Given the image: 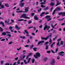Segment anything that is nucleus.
Listing matches in <instances>:
<instances>
[{"instance_id":"1","label":"nucleus","mask_w":65,"mask_h":65,"mask_svg":"<svg viewBox=\"0 0 65 65\" xmlns=\"http://www.w3.org/2000/svg\"><path fill=\"white\" fill-rule=\"evenodd\" d=\"M53 35V34L52 33H51L50 35L48 36H47L46 38H43L42 37H41V38L42 40H47L48 38H52V37Z\"/></svg>"},{"instance_id":"2","label":"nucleus","mask_w":65,"mask_h":65,"mask_svg":"<svg viewBox=\"0 0 65 65\" xmlns=\"http://www.w3.org/2000/svg\"><path fill=\"white\" fill-rule=\"evenodd\" d=\"M23 18L24 19H29L30 18L29 17H27L26 14L25 13H23V14L21 15L20 17V18Z\"/></svg>"},{"instance_id":"3","label":"nucleus","mask_w":65,"mask_h":65,"mask_svg":"<svg viewBox=\"0 0 65 65\" xmlns=\"http://www.w3.org/2000/svg\"><path fill=\"white\" fill-rule=\"evenodd\" d=\"M34 56L35 57L36 59H37V58H38V57H40L41 55L39 53L37 52L36 53V55H34Z\"/></svg>"},{"instance_id":"4","label":"nucleus","mask_w":65,"mask_h":65,"mask_svg":"<svg viewBox=\"0 0 65 65\" xmlns=\"http://www.w3.org/2000/svg\"><path fill=\"white\" fill-rule=\"evenodd\" d=\"M24 8L25 9L24 10L25 11H23V12L25 13V12H28L29 11V10H28L29 9V7H24Z\"/></svg>"},{"instance_id":"5","label":"nucleus","mask_w":65,"mask_h":65,"mask_svg":"<svg viewBox=\"0 0 65 65\" xmlns=\"http://www.w3.org/2000/svg\"><path fill=\"white\" fill-rule=\"evenodd\" d=\"M58 15H62V17H64V16H65V12H59L58 14Z\"/></svg>"},{"instance_id":"6","label":"nucleus","mask_w":65,"mask_h":65,"mask_svg":"<svg viewBox=\"0 0 65 65\" xmlns=\"http://www.w3.org/2000/svg\"><path fill=\"white\" fill-rule=\"evenodd\" d=\"M64 53L65 52L63 51H61L58 53V54H60L59 55V56H64L65 55L62 54Z\"/></svg>"},{"instance_id":"7","label":"nucleus","mask_w":65,"mask_h":65,"mask_svg":"<svg viewBox=\"0 0 65 65\" xmlns=\"http://www.w3.org/2000/svg\"><path fill=\"white\" fill-rule=\"evenodd\" d=\"M47 28H50V26H48L47 25H46L44 28V30L45 31V30Z\"/></svg>"},{"instance_id":"8","label":"nucleus","mask_w":65,"mask_h":65,"mask_svg":"<svg viewBox=\"0 0 65 65\" xmlns=\"http://www.w3.org/2000/svg\"><path fill=\"white\" fill-rule=\"evenodd\" d=\"M24 32L27 34L26 35V36H29V32H28L27 30H24Z\"/></svg>"},{"instance_id":"9","label":"nucleus","mask_w":65,"mask_h":65,"mask_svg":"<svg viewBox=\"0 0 65 65\" xmlns=\"http://www.w3.org/2000/svg\"><path fill=\"white\" fill-rule=\"evenodd\" d=\"M55 60L53 59L52 60V62L51 63V64L52 65H54V64H55Z\"/></svg>"},{"instance_id":"10","label":"nucleus","mask_w":65,"mask_h":65,"mask_svg":"<svg viewBox=\"0 0 65 65\" xmlns=\"http://www.w3.org/2000/svg\"><path fill=\"white\" fill-rule=\"evenodd\" d=\"M57 3V4L55 6H58V5H60V4H61V3H59V1H57L56 2Z\"/></svg>"},{"instance_id":"11","label":"nucleus","mask_w":65,"mask_h":65,"mask_svg":"<svg viewBox=\"0 0 65 65\" xmlns=\"http://www.w3.org/2000/svg\"><path fill=\"white\" fill-rule=\"evenodd\" d=\"M55 10L56 11H60L61 10V8L60 7H57Z\"/></svg>"},{"instance_id":"12","label":"nucleus","mask_w":65,"mask_h":65,"mask_svg":"<svg viewBox=\"0 0 65 65\" xmlns=\"http://www.w3.org/2000/svg\"><path fill=\"white\" fill-rule=\"evenodd\" d=\"M24 3H21L20 4V6H21V7H23L24 6Z\"/></svg>"},{"instance_id":"13","label":"nucleus","mask_w":65,"mask_h":65,"mask_svg":"<svg viewBox=\"0 0 65 65\" xmlns=\"http://www.w3.org/2000/svg\"><path fill=\"white\" fill-rule=\"evenodd\" d=\"M15 28L17 29V30H20V28L19 27V26H18L17 25H16L15 26Z\"/></svg>"},{"instance_id":"14","label":"nucleus","mask_w":65,"mask_h":65,"mask_svg":"<svg viewBox=\"0 0 65 65\" xmlns=\"http://www.w3.org/2000/svg\"><path fill=\"white\" fill-rule=\"evenodd\" d=\"M50 5L51 6L53 7L54 6V5H55V3H54L52 2L50 3Z\"/></svg>"},{"instance_id":"15","label":"nucleus","mask_w":65,"mask_h":65,"mask_svg":"<svg viewBox=\"0 0 65 65\" xmlns=\"http://www.w3.org/2000/svg\"><path fill=\"white\" fill-rule=\"evenodd\" d=\"M34 19L35 20H38V18H37V16L36 15H35L34 16Z\"/></svg>"},{"instance_id":"16","label":"nucleus","mask_w":65,"mask_h":65,"mask_svg":"<svg viewBox=\"0 0 65 65\" xmlns=\"http://www.w3.org/2000/svg\"><path fill=\"white\" fill-rule=\"evenodd\" d=\"M2 25L3 27H5V25H4V23L3 22L1 21L0 22V25Z\"/></svg>"},{"instance_id":"17","label":"nucleus","mask_w":65,"mask_h":65,"mask_svg":"<svg viewBox=\"0 0 65 65\" xmlns=\"http://www.w3.org/2000/svg\"><path fill=\"white\" fill-rule=\"evenodd\" d=\"M23 21H24V22H26V21H27V20H24L23 19H21L20 20H18V21H19V22H21Z\"/></svg>"},{"instance_id":"18","label":"nucleus","mask_w":65,"mask_h":65,"mask_svg":"<svg viewBox=\"0 0 65 65\" xmlns=\"http://www.w3.org/2000/svg\"><path fill=\"white\" fill-rule=\"evenodd\" d=\"M45 12H42V13L40 14V17H42V16H43V15L44 14H45Z\"/></svg>"},{"instance_id":"19","label":"nucleus","mask_w":65,"mask_h":65,"mask_svg":"<svg viewBox=\"0 0 65 65\" xmlns=\"http://www.w3.org/2000/svg\"><path fill=\"white\" fill-rule=\"evenodd\" d=\"M2 35L3 36H5L6 35V33L5 32H3L2 33Z\"/></svg>"},{"instance_id":"20","label":"nucleus","mask_w":65,"mask_h":65,"mask_svg":"<svg viewBox=\"0 0 65 65\" xmlns=\"http://www.w3.org/2000/svg\"><path fill=\"white\" fill-rule=\"evenodd\" d=\"M5 6H6V7H9V5L8 4H5Z\"/></svg>"},{"instance_id":"21","label":"nucleus","mask_w":65,"mask_h":65,"mask_svg":"<svg viewBox=\"0 0 65 65\" xmlns=\"http://www.w3.org/2000/svg\"><path fill=\"white\" fill-rule=\"evenodd\" d=\"M61 45H63V41H61L60 43L59 44V46H61Z\"/></svg>"},{"instance_id":"22","label":"nucleus","mask_w":65,"mask_h":65,"mask_svg":"<svg viewBox=\"0 0 65 65\" xmlns=\"http://www.w3.org/2000/svg\"><path fill=\"white\" fill-rule=\"evenodd\" d=\"M38 48H37L35 47L34 48H33V49L34 51L35 52H36L37 51V50Z\"/></svg>"},{"instance_id":"23","label":"nucleus","mask_w":65,"mask_h":65,"mask_svg":"<svg viewBox=\"0 0 65 65\" xmlns=\"http://www.w3.org/2000/svg\"><path fill=\"white\" fill-rule=\"evenodd\" d=\"M0 29H1L0 30V31L1 32H3V28L1 27H0Z\"/></svg>"},{"instance_id":"24","label":"nucleus","mask_w":65,"mask_h":65,"mask_svg":"<svg viewBox=\"0 0 65 65\" xmlns=\"http://www.w3.org/2000/svg\"><path fill=\"white\" fill-rule=\"evenodd\" d=\"M64 19H65V18H62L61 19H58V21H63V20H64Z\"/></svg>"},{"instance_id":"25","label":"nucleus","mask_w":65,"mask_h":65,"mask_svg":"<svg viewBox=\"0 0 65 65\" xmlns=\"http://www.w3.org/2000/svg\"><path fill=\"white\" fill-rule=\"evenodd\" d=\"M23 10H19V11H16V12L17 13H19V12H23Z\"/></svg>"},{"instance_id":"26","label":"nucleus","mask_w":65,"mask_h":65,"mask_svg":"<svg viewBox=\"0 0 65 65\" xmlns=\"http://www.w3.org/2000/svg\"><path fill=\"white\" fill-rule=\"evenodd\" d=\"M50 18H51V16L50 15H47L45 17V18L46 19Z\"/></svg>"},{"instance_id":"27","label":"nucleus","mask_w":65,"mask_h":65,"mask_svg":"<svg viewBox=\"0 0 65 65\" xmlns=\"http://www.w3.org/2000/svg\"><path fill=\"white\" fill-rule=\"evenodd\" d=\"M1 7L2 8H5V7L3 5L1 4Z\"/></svg>"},{"instance_id":"28","label":"nucleus","mask_w":65,"mask_h":65,"mask_svg":"<svg viewBox=\"0 0 65 65\" xmlns=\"http://www.w3.org/2000/svg\"><path fill=\"white\" fill-rule=\"evenodd\" d=\"M48 59V58L47 57H45L44 58V59L43 60L44 61H46Z\"/></svg>"},{"instance_id":"29","label":"nucleus","mask_w":65,"mask_h":65,"mask_svg":"<svg viewBox=\"0 0 65 65\" xmlns=\"http://www.w3.org/2000/svg\"><path fill=\"white\" fill-rule=\"evenodd\" d=\"M46 50H48V46H49V45H46Z\"/></svg>"},{"instance_id":"30","label":"nucleus","mask_w":65,"mask_h":65,"mask_svg":"<svg viewBox=\"0 0 65 65\" xmlns=\"http://www.w3.org/2000/svg\"><path fill=\"white\" fill-rule=\"evenodd\" d=\"M56 11L55 10L52 13V15H54V14H55V13H56Z\"/></svg>"},{"instance_id":"31","label":"nucleus","mask_w":65,"mask_h":65,"mask_svg":"<svg viewBox=\"0 0 65 65\" xmlns=\"http://www.w3.org/2000/svg\"><path fill=\"white\" fill-rule=\"evenodd\" d=\"M21 38H23V39L26 38V37L24 36L23 37H22V36L20 37Z\"/></svg>"},{"instance_id":"32","label":"nucleus","mask_w":65,"mask_h":65,"mask_svg":"<svg viewBox=\"0 0 65 65\" xmlns=\"http://www.w3.org/2000/svg\"><path fill=\"white\" fill-rule=\"evenodd\" d=\"M35 61V59L34 58H33L32 60V63L33 64L34 63V62Z\"/></svg>"},{"instance_id":"33","label":"nucleus","mask_w":65,"mask_h":65,"mask_svg":"<svg viewBox=\"0 0 65 65\" xmlns=\"http://www.w3.org/2000/svg\"><path fill=\"white\" fill-rule=\"evenodd\" d=\"M57 46L58 47L59 46H60V42H58L57 43Z\"/></svg>"},{"instance_id":"34","label":"nucleus","mask_w":65,"mask_h":65,"mask_svg":"<svg viewBox=\"0 0 65 65\" xmlns=\"http://www.w3.org/2000/svg\"><path fill=\"white\" fill-rule=\"evenodd\" d=\"M31 23H32V21L31 20H29L28 22V24H30Z\"/></svg>"},{"instance_id":"35","label":"nucleus","mask_w":65,"mask_h":65,"mask_svg":"<svg viewBox=\"0 0 65 65\" xmlns=\"http://www.w3.org/2000/svg\"><path fill=\"white\" fill-rule=\"evenodd\" d=\"M46 6H45L43 5H41V7L42 8H44Z\"/></svg>"},{"instance_id":"36","label":"nucleus","mask_w":65,"mask_h":65,"mask_svg":"<svg viewBox=\"0 0 65 65\" xmlns=\"http://www.w3.org/2000/svg\"><path fill=\"white\" fill-rule=\"evenodd\" d=\"M49 42H45V43L44 44V45H46V44H48Z\"/></svg>"},{"instance_id":"37","label":"nucleus","mask_w":65,"mask_h":65,"mask_svg":"<svg viewBox=\"0 0 65 65\" xmlns=\"http://www.w3.org/2000/svg\"><path fill=\"white\" fill-rule=\"evenodd\" d=\"M48 9V7H47L46 8H44V10L45 11V10H47V9Z\"/></svg>"},{"instance_id":"38","label":"nucleus","mask_w":65,"mask_h":65,"mask_svg":"<svg viewBox=\"0 0 65 65\" xmlns=\"http://www.w3.org/2000/svg\"><path fill=\"white\" fill-rule=\"evenodd\" d=\"M56 30H54L52 31V32L53 33V34H55V33H56Z\"/></svg>"},{"instance_id":"39","label":"nucleus","mask_w":65,"mask_h":65,"mask_svg":"<svg viewBox=\"0 0 65 65\" xmlns=\"http://www.w3.org/2000/svg\"><path fill=\"white\" fill-rule=\"evenodd\" d=\"M9 29H10V30H12V29H13V28L11 26H10L9 27Z\"/></svg>"},{"instance_id":"40","label":"nucleus","mask_w":65,"mask_h":65,"mask_svg":"<svg viewBox=\"0 0 65 65\" xmlns=\"http://www.w3.org/2000/svg\"><path fill=\"white\" fill-rule=\"evenodd\" d=\"M34 46V44H32L31 45V46L30 48H33V47Z\"/></svg>"},{"instance_id":"41","label":"nucleus","mask_w":65,"mask_h":65,"mask_svg":"<svg viewBox=\"0 0 65 65\" xmlns=\"http://www.w3.org/2000/svg\"><path fill=\"white\" fill-rule=\"evenodd\" d=\"M57 36H56L55 38H54L53 39V41H55L57 39Z\"/></svg>"},{"instance_id":"42","label":"nucleus","mask_w":65,"mask_h":65,"mask_svg":"<svg viewBox=\"0 0 65 65\" xmlns=\"http://www.w3.org/2000/svg\"><path fill=\"white\" fill-rule=\"evenodd\" d=\"M31 58H30L28 59V63H29V62H30V60H31Z\"/></svg>"},{"instance_id":"43","label":"nucleus","mask_w":65,"mask_h":65,"mask_svg":"<svg viewBox=\"0 0 65 65\" xmlns=\"http://www.w3.org/2000/svg\"><path fill=\"white\" fill-rule=\"evenodd\" d=\"M34 14H35V13H32L31 14V15L32 16H34Z\"/></svg>"},{"instance_id":"44","label":"nucleus","mask_w":65,"mask_h":65,"mask_svg":"<svg viewBox=\"0 0 65 65\" xmlns=\"http://www.w3.org/2000/svg\"><path fill=\"white\" fill-rule=\"evenodd\" d=\"M41 11V8H40L38 10V12H40V11Z\"/></svg>"},{"instance_id":"45","label":"nucleus","mask_w":65,"mask_h":65,"mask_svg":"<svg viewBox=\"0 0 65 65\" xmlns=\"http://www.w3.org/2000/svg\"><path fill=\"white\" fill-rule=\"evenodd\" d=\"M5 23L9 24H11V23H8V22H7V20L5 21Z\"/></svg>"},{"instance_id":"46","label":"nucleus","mask_w":65,"mask_h":65,"mask_svg":"<svg viewBox=\"0 0 65 65\" xmlns=\"http://www.w3.org/2000/svg\"><path fill=\"white\" fill-rule=\"evenodd\" d=\"M45 4V3L42 2L41 3V4L42 5V4Z\"/></svg>"},{"instance_id":"47","label":"nucleus","mask_w":65,"mask_h":65,"mask_svg":"<svg viewBox=\"0 0 65 65\" xmlns=\"http://www.w3.org/2000/svg\"><path fill=\"white\" fill-rule=\"evenodd\" d=\"M6 32L7 34H10V32L9 31H6Z\"/></svg>"},{"instance_id":"48","label":"nucleus","mask_w":65,"mask_h":65,"mask_svg":"<svg viewBox=\"0 0 65 65\" xmlns=\"http://www.w3.org/2000/svg\"><path fill=\"white\" fill-rule=\"evenodd\" d=\"M4 61H1V65H3V64L4 63Z\"/></svg>"},{"instance_id":"49","label":"nucleus","mask_w":65,"mask_h":65,"mask_svg":"<svg viewBox=\"0 0 65 65\" xmlns=\"http://www.w3.org/2000/svg\"><path fill=\"white\" fill-rule=\"evenodd\" d=\"M54 8V7H52L51 8V12H52V10L53 9V8Z\"/></svg>"},{"instance_id":"50","label":"nucleus","mask_w":65,"mask_h":65,"mask_svg":"<svg viewBox=\"0 0 65 65\" xmlns=\"http://www.w3.org/2000/svg\"><path fill=\"white\" fill-rule=\"evenodd\" d=\"M5 39L4 38H3L2 40H1V41H5Z\"/></svg>"},{"instance_id":"51","label":"nucleus","mask_w":65,"mask_h":65,"mask_svg":"<svg viewBox=\"0 0 65 65\" xmlns=\"http://www.w3.org/2000/svg\"><path fill=\"white\" fill-rule=\"evenodd\" d=\"M52 20V18H50L48 19H47V21H50V20Z\"/></svg>"},{"instance_id":"52","label":"nucleus","mask_w":65,"mask_h":65,"mask_svg":"<svg viewBox=\"0 0 65 65\" xmlns=\"http://www.w3.org/2000/svg\"><path fill=\"white\" fill-rule=\"evenodd\" d=\"M47 53L48 54H50V53H51V51H47Z\"/></svg>"},{"instance_id":"53","label":"nucleus","mask_w":65,"mask_h":65,"mask_svg":"<svg viewBox=\"0 0 65 65\" xmlns=\"http://www.w3.org/2000/svg\"><path fill=\"white\" fill-rule=\"evenodd\" d=\"M41 43V42L40 41L38 43V45H39V44H40Z\"/></svg>"},{"instance_id":"54","label":"nucleus","mask_w":65,"mask_h":65,"mask_svg":"<svg viewBox=\"0 0 65 65\" xmlns=\"http://www.w3.org/2000/svg\"><path fill=\"white\" fill-rule=\"evenodd\" d=\"M15 60L16 61H17V60H18V57L15 58Z\"/></svg>"},{"instance_id":"55","label":"nucleus","mask_w":65,"mask_h":65,"mask_svg":"<svg viewBox=\"0 0 65 65\" xmlns=\"http://www.w3.org/2000/svg\"><path fill=\"white\" fill-rule=\"evenodd\" d=\"M3 1H2L0 2V6H1V4H2V2H3Z\"/></svg>"},{"instance_id":"56","label":"nucleus","mask_w":65,"mask_h":65,"mask_svg":"<svg viewBox=\"0 0 65 65\" xmlns=\"http://www.w3.org/2000/svg\"><path fill=\"white\" fill-rule=\"evenodd\" d=\"M40 42L41 43H44V41L43 40L41 41H40Z\"/></svg>"},{"instance_id":"57","label":"nucleus","mask_w":65,"mask_h":65,"mask_svg":"<svg viewBox=\"0 0 65 65\" xmlns=\"http://www.w3.org/2000/svg\"><path fill=\"white\" fill-rule=\"evenodd\" d=\"M30 40H29V39H28L27 40V43H29V42H30Z\"/></svg>"},{"instance_id":"58","label":"nucleus","mask_w":65,"mask_h":65,"mask_svg":"<svg viewBox=\"0 0 65 65\" xmlns=\"http://www.w3.org/2000/svg\"><path fill=\"white\" fill-rule=\"evenodd\" d=\"M58 51V47H57V48L56 49L55 52H57Z\"/></svg>"},{"instance_id":"59","label":"nucleus","mask_w":65,"mask_h":65,"mask_svg":"<svg viewBox=\"0 0 65 65\" xmlns=\"http://www.w3.org/2000/svg\"><path fill=\"white\" fill-rule=\"evenodd\" d=\"M32 54V53H30L28 55V56H31V55Z\"/></svg>"},{"instance_id":"60","label":"nucleus","mask_w":65,"mask_h":65,"mask_svg":"<svg viewBox=\"0 0 65 65\" xmlns=\"http://www.w3.org/2000/svg\"><path fill=\"white\" fill-rule=\"evenodd\" d=\"M28 46H29V45H26L25 46V47H28Z\"/></svg>"},{"instance_id":"61","label":"nucleus","mask_w":65,"mask_h":65,"mask_svg":"<svg viewBox=\"0 0 65 65\" xmlns=\"http://www.w3.org/2000/svg\"><path fill=\"white\" fill-rule=\"evenodd\" d=\"M52 39H51V38H50V40H49V42L50 43H51V42H52Z\"/></svg>"},{"instance_id":"62","label":"nucleus","mask_w":65,"mask_h":65,"mask_svg":"<svg viewBox=\"0 0 65 65\" xmlns=\"http://www.w3.org/2000/svg\"><path fill=\"white\" fill-rule=\"evenodd\" d=\"M31 34L32 35H34V36H35V34L33 32Z\"/></svg>"},{"instance_id":"63","label":"nucleus","mask_w":65,"mask_h":65,"mask_svg":"<svg viewBox=\"0 0 65 65\" xmlns=\"http://www.w3.org/2000/svg\"><path fill=\"white\" fill-rule=\"evenodd\" d=\"M7 36H9V37H11V35L10 34H8L7 35Z\"/></svg>"},{"instance_id":"64","label":"nucleus","mask_w":65,"mask_h":65,"mask_svg":"<svg viewBox=\"0 0 65 65\" xmlns=\"http://www.w3.org/2000/svg\"><path fill=\"white\" fill-rule=\"evenodd\" d=\"M5 65H9V63H6L5 64Z\"/></svg>"}]
</instances>
